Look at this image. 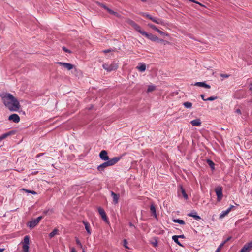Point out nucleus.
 I'll return each instance as SVG.
<instances>
[{"label":"nucleus","instance_id":"28","mask_svg":"<svg viewBox=\"0 0 252 252\" xmlns=\"http://www.w3.org/2000/svg\"><path fill=\"white\" fill-rule=\"evenodd\" d=\"M178 238H179V236H176V235L173 236L172 237V239H173V240H174V241H175L177 244H178L179 245H180V246H182V245L180 244V243L179 242V240H178Z\"/></svg>","mask_w":252,"mask_h":252},{"label":"nucleus","instance_id":"19","mask_svg":"<svg viewBox=\"0 0 252 252\" xmlns=\"http://www.w3.org/2000/svg\"><path fill=\"white\" fill-rule=\"evenodd\" d=\"M190 123L192 124V126H199L201 125V122L200 119H197L191 121Z\"/></svg>","mask_w":252,"mask_h":252},{"label":"nucleus","instance_id":"21","mask_svg":"<svg viewBox=\"0 0 252 252\" xmlns=\"http://www.w3.org/2000/svg\"><path fill=\"white\" fill-rule=\"evenodd\" d=\"M179 193H182V195H183V197L185 199H188V195L187 194V193H186V191L185 190V189L183 188L182 187H181L179 190Z\"/></svg>","mask_w":252,"mask_h":252},{"label":"nucleus","instance_id":"13","mask_svg":"<svg viewBox=\"0 0 252 252\" xmlns=\"http://www.w3.org/2000/svg\"><path fill=\"white\" fill-rule=\"evenodd\" d=\"M97 4L102 6V7H103L104 9H105L106 10H107V11L111 14H112V15H115L117 17H119V15L118 13H117V12L114 11L113 10L110 9V8H108L107 6H105L104 5H103V4H101L99 2H97Z\"/></svg>","mask_w":252,"mask_h":252},{"label":"nucleus","instance_id":"3","mask_svg":"<svg viewBox=\"0 0 252 252\" xmlns=\"http://www.w3.org/2000/svg\"><path fill=\"white\" fill-rule=\"evenodd\" d=\"M30 242V237L29 236H25L23 240L21 242L22 245V250L24 252H29V245Z\"/></svg>","mask_w":252,"mask_h":252},{"label":"nucleus","instance_id":"18","mask_svg":"<svg viewBox=\"0 0 252 252\" xmlns=\"http://www.w3.org/2000/svg\"><path fill=\"white\" fill-rule=\"evenodd\" d=\"M146 66L145 64L140 63L136 67V68L140 72H144L146 70Z\"/></svg>","mask_w":252,"mask_h":252},{"label":"nucleus","instance_id":"36","mask_svg":"<svg viewBox=\"0 0 252 252\" xmlns=\"http://www.w3.org/2000/svg\"><path fill=\"white\" fill-rule=\"evenodd\" d=\"M151 243L154 247H156L158 245V241L155 239L154 241L152 242Z\"/></svg>","mask_w":252,"mask_h":252},{"label":"nucleus","instance_id":"10","mask_svg":"<svg viewBox=\"0 0 252 252\" xmlns=\"http://www.w3.org/2000/svg\"><path fill=\"white\" fill-rule=\"evenodd\" d=\"M222 189L221 187H218L215 189V192L217 196V200L220 201L222 197Z\"/></svg>","mask_w":252,"mask_h":252},{"label":"nucleus","instance_id":"4","mask_svg":"<svg viewBox=\"0 0 252 252\" xmlns=\"http://www.w3.org/2000/svg\"><path fill=\"white\" fill-rule=\"evenodd\" d=\"M118 63L115 62L111 64H104L103 65V68L108 71L115 70L118 68Z\"/></svg>","mask_w":252,"mask_h":252},{"label":"nucleus","instance_id":"22","mask_svg":"<svg viewBox=\"0 0 252 252\" xmlns=\"http://www.w3.org/2000/svg\"><path fill=\"white\" fill-rule=\"evenodd\" d=\"M150 211L152 215L156 218H157V216L156 212V208L154 205L152 204L150 206Z\"/></svg>","mask_w":252,"mask_h":252},{"label":"nucleus","instance_id":"34","mask_svg":"<svg viewBox=\"0 0 252 252\" xmlns=\"http://www.w3.org/2000/svg\"><path fill=\"white\" fill-rule=\"evenodd\" d=\"M127 242L126 241V240L125 239L124 241H123V246L126 248V249H129V247L127 246Z\"/></svg>","mask_w":252,"mask_h":252},{"label":"nucleus","instance_id":"16","mask_svg":"<svg viewBox=\"0 0 252 252\" xmlns=\"http://www.w3.org/2000/svg\"><path fill=\"white\" fill-rule=\"evenodd\" d=\"M150 19L157 24L161 25L162 26L165 25V23L161 19H158L155 17H150Z\"/></svg>","mask_w":252,"mask_h":252},{"label":"nucleus","instance_id":"49","mask_svg":"<svg viewBox=\"0 0 252 252\" xmlns=\"http://www.w3.org/2000/svg\"><path fill=\"white\" fill-rule=\"evenodd\" d=\"M236 111L238 113H241V111L240 109H237Z\"/></svg>","mask_w":252,"mask_h":252},{"label":"nucleus","instance_id":"47","mask_svg":"<svg viewBox=\"0 0 252 252\" xmlns=\"http://www.w3.org/2000/svg\"><path fill=\"white\" fill-rule=\"evenodd\" d=\"M231 239V237H229L225 241H224L223 243H224V244L227 242L229 240H230Z\"/></svg>","mask_w":252,"mask_h":252},{"label":"nucleus","instance_id":"37","mask_svg":"<svg viewBox=\"0 0 252 252\" xmlns=\"http://www.w3.org/2000/svg\"><path fill=\"white\" fill-rule=\"evenodd\" d=\"M142 16L150 19V17H152L151 15L146 14V13H143Z\"/></svg>","mask_w":252,"mask_h":252},{"label":"nucleus","instance_id":"5","mask_svg":"<svg viewBox=\"0 0 252 252\" xmlns=\"http://www.w3.org/2000/svg\"><path fill=\"white\" fill-rule=\"evenodd\" d=\"M141 34L143 35H144L145 37L151 40L153 42H158V40H159V38L151 33H148L144 31L141 32Z\"/></svg>","mask_w":252,"mask_h":252},{"label":"nucleus","instance_id":"50","mask_svg":"<svg viewBox=\"0 0 252 252\" xmlns=\"http://www.w3.org/2000/svg\"><path fill=\"white\" fill-rule=\"evenodd\" d=\"M4 251V249H0V252H3Z\"/></svg>","mask_w":252,"mask_h":252},{"label":"nucleus","instance_id":"48","mask_svg":"<svg viewBox=\"0 0 252 252\" xmlns=\"http://www.w3.org/2000/svg\"><path fill=\"white\" fill-rule=\"evenodd\" d=\"M221 76L224 77H228L229 75H227V74H223V75H221Z\"/></svg>","mask_w":252,"mask_h":252},{"label":"nucleus","instance_id":"39","mask_svg":"<svg viewBox=\"0 0 252 252\" xmlns=\"http://www.w3.org/2000/svg\"><path fill=\"white\" fill-rule=\"evenodd\" d=\"M190 216H192L193 217V218H194L196 220H199L200 219V217L199 216H197V215H189Z\"/></svg>","mask_w":252,"mask_h":252},{"label":"nucleus","instance_id":"7","mask_svg":"<svg viewBox=\"0 0 252 252\" xmlns=\"http://www.w3.org/2000/svg\"><path fill=\"white\" fill-rule=\"evenodd\" d=\"M148 26L150 28H151L152 29H153L154 30L157 31L158 33H159L161 35H162L163 36H169V34L168 33H167L166 32H164L163 31H161L160 30H159L158 28L154 25H153L152 24H148Z\"/></svg>","mask_w":252,"mask_h":252},{"label":"nucleus","instance_id":"26","mask_svg":"<svg viewBox=\"0 0 252 252\" xmlns=\"http://www.w3.org/2000/svg\"><path fill=\"white\" fill-rule=\"evenodd\" d=\"M59 230L58 229H55L53 230L52 232H51L49 234V236L50 238H53L55 235L58 234Z\"/></svg>","mask_w":252,"mask_h":252},{"label":"nucleus","instance_id":"42","mask_svg":"<svg viewBox=\"0 0 252 252\" xmlns=\"http://www.w3.org/2000/svg\"><path fill=\"white\" fill-rule=\"evenodd\" d=\"M164 41V40L162 39H160L159 38V40H158V43H163V42Z\"/></svg>","mask_w":252,"mask_h":252},{"label":"nucleus","instance_id":"31","mask_svg":"<svg viewBox=\"0 0 252 252\" xmlns=\"http://www.w3.org/2000/svg\"><path fill=\"white\" fill-rule=\"evenodd\" d=\"M207 162L212 169L214 168V163L211 160L208 159Z\"/></svg>","mask_w":252,"mask_h":252},{"label":"nucleus","instance_id":"15","mask_svg":"<svg viewBox=\"0 0 252 252\" xmlns=\"http://www.w3.org/2000/svg\"><path fill=\"white\" fill-rule=\"evenodd\" d=\"M100 158L103 160H109V157L107 155V152L105 150H102L99 154Z\"/></svg>","mask_w":252,"mask_h":252},{"label":"nucleus","instance_id":"11","mask_svg":"<svg viewBox=\"0 0 252 252\" xmlns=\"http://www.w3.org/2000/svg\"><path fill=\"white\" fill-rule=\"evenodd\" d=\"M57 63L59 64L60 65L63 66L67 70H71L72 69H73L74 67L73 65L67 63L58 62Z\"/></svg>","mask_w":252,"mask_h":252},{"label":"nucleus","instance_id":"32","mask_svg":"<svg viewBox=\"0 0 252 252\" xmlns=\"http://www.w3.org/2000/svg\"><path fill=\"white\" fill-rule=\"evenodd\" d=\"M173 221L175 222H177V223H179L181 224H185V222L184 221V220H173Z\"/></svg>","mask_w":252,"mask_h":252},{"label":"nucleus","instance_id":"27","mask_svg":"<svg viewBox=\"0 0 252 252\" xmlns=\"http://www.w3.org/2000/svg\"><path fill=\"white\" fill-rule=\"evenodd\" d=\"M230 212V209H227L225 211H224L221 214L219 217L220 219H222L224 218L225 216H226Z\"/></svg>","mask_w":252,"mask_h":252},{"label":"nucleus","instance_id":"14","mask_svg":"<svg viewBox=\"0 0 252 252\" xmlns=\"http://www.w3.org/2000/svg\"><path fill=\"white\" fill-rule=\"evenodd\" d=\"M252 249V242L244 245L241 252H249Z\"/></svg>","mask_w":252,"mask_h":252},{"label":"nucleus","instance_id":"23","mask_svg":"<svg viewBox=\"0 0 252 252\" xmlns=\"http://www.w3.org/2000/svg\"><path fill=\"white\" fill-rule=\"evenodd\" d=\"M13 133H14V132L13 131H10V132H8L7 133L2 134L1 136H0V141L2 140L3 139L6 138L8 136L11 135Z\"/></svg>","mask_w":252,"mask_h":252},{"label":"nucleus","instance_id":"29","mask_svg":"<svg viewBox=\"0 0 252 252\" xmlns=\"http://www.w3.org/2000/svg\"><path fill=\"white\" fill-rule=\"evenodd\" d=\"M183 105L187 108H190L192 107V103L189 102H184Z\"/></svg>","mask_w":252,"mask_h":252},{"label":"nucleus","instance_id":"40","mask_svg":"<svg viewBox=\"0 0 252 252\" xmlns=\"http://www.w3.org/2000/svg\"><path fill=\"white\" fill-rule=\"evenodd\" d=\"M216 98H217L216 97H210L206 99V100L212 101V100H214Z\"/></svg>","mask_w":252,"mask_h":252},{"label":"nucleus","instance_id":"9","mask_svg":"<svg viewBox=\"0 0 252 252\" xmlns=\"http://www.w3.org/2000/svg\"><path fill=\"white\" fill-rule=\"evenodd\" d=\"M98 212L100 214V215L101 216L102 219L107 223H109V220H108V219L107 217V215L104 210L103 209H102V208L101 207H99L98 208Z\"/></svg>","mask_w":252,"mask_h":252},{"label":"nucleus","instance_id":"33","mask_svg":"<svg viewBox=\"0 0 252 252\" xmlns=\"http://www.w3.org/2000/svg\"><path fill=\"white\" fill-rule=\"evenodd\" d=\"M224 245V243H222V244H221L219 247H218V248L217 249V251H216V252H220V251L221 250V249L222 248V247H223Z\"/></svg>","mask_w":252,"mask_h":252},{"label":"nucleus","instance_id":"35","mask_svg":"<svg viewBox=\"0 0 252 252\" xmlns=\"http://www.w3.org/2000/svg\"><path fill=\"white\" fill-rule=\"evenodd\" d=\"M76 243L80 247H81V248L82 247V245L81 244V242L78 238H76Z\"/></svg>","mask_w":252,"mask_h":252},{"label":"nucleus","instance_id":"46","mask_svg":"<svg viewBox=\"0 0 252 252\" xmlns=\"http://www.w3.org/2000/svg\"><path fill=\"white\" fill-rule=\"evenodd\" d=\"M234 208L233 205H231L228 209H230V212Z\"/></svg>","mask_w":252,"mask_h":252},{"label":"nucleus","instance_id":"12","mask_svg":"<svg viewBox=\"0 0 252 252\" xmlns=\"http://www.w3.org/2000/svg\"><path fill=\"white\" fill-rule=\"evenodd\" d=\"M8 120L14 123H18L20 121V117L17 114H13L9 116Z\"/></svg>","mask_w":252,"mask_h":252},{"label":"nucleus","instance_id":"20","mask_svg":"<svg viewBox=\"0 0 252 252\" xmlns=\"http://www.w3.org/2000/svg\"><path fill=\"white\" fill-rule=\"evenodd\" d=\"M195 86H199V87H205L206 88L210 89V86L206 84H205L204 82H197L195 84H194Z\"/></svg>","mask_w":252,"mask_h":252},{"label":"nucleus","instance_id":"2","mask_svg":"<svg viewBox=\"0 0 252 252\" xmlns=\"http://www.w3.org/2000/svg\"><path fill=\"white\" fill-rule=\"evenodd\" d=\"M120 157H114V158L108 160L107 161L102 163L98 167V170L99 171H102L104 168L112 166L115 164L120 159Z\"/></svg>","mask_w":252,"mask_h":252},{"label":"nucleus","instance_id":"24","mask_svg":"<svg viewBox=\"0 0 252 252\" xmlns=\"http://www.w3.org/2000/svg\"><path fill=\"white\" fill-rule=\"evenodd\" d=\"M83 223L85 225V229H86L87 233H88V234H90L91 230H90V224L85 221H83Z\"/></svg>","mask_w":252,"mask_h":252},{"label":"nucleus","instance_id":"44","mask_svg":"<svg viewBox=\"0 0 252 252\" xmlns=\"http://www.w3.org/2000/svg\"><path fill=\"white\" fill-rule=\"evenodd\" d=\"M201 97L202 98V99L204 101H206V99L204 98V94H201L200 95Z\"/></svg>","mask_w":252,"mask_h":252},{"label":"nucleus","instance_id":"41","mask_svg":"<svg viewBox=\"0 0 252 252\" xmlns=\"http://www.w3.org/2000/svg\"><path fill=\"white\" fill-rule=\"evenodd\" d=\"M63 50L65 52H67V53H70L71 52L68 50L67 49H66V48L65 47H63Z\"/></svg>","mask_w":252,"mask_h":252},{"label":"nucleus","instance_id":"30","mask_svg":"<svg viewBox=\"0 0 252 252\" xmlns=\"http://www.w3.org/2000/svg\"><path fill=\"white\" fill-rule=\"evenodd\" d=\"M21 190H23L27 193H31L32 194H37V193L33 190H28V189H22Z\"/></svg>","mask_w":252,"mask_h":252},{"label":"nucleus","instance_id":"38","mask_svg":"<svg viewBox=\"0 0 252 252\" xmlns=\"http://www.w3.org/2000/svg\"><path fill=\"white\" fill-rule=\"evenodd\" d=\"M190 1H191V2H193L194 3H197L198 4H199V5L201 6H204L203 5H202L201 3L195 1V0H189Z\"/></svg>","mask_w":252,"mask_h":252},{"label":"nucleus","instance_id":"25","mask_svg":"<svg viewBox=\"0 0 252 252\" xmlns=\"http://www.w3.org/2000/svg\"><path fill=\"white\" fill-rule=\"evenodd\" d=\"M156 89V87L154 85H149L147 88V92L150 93L154 91Z\"/></svg>","mask_w":252,"mask_h":252},{"label":"nucleus","instance_id":"17","mask_svg":"<svg viewBox=\"0 0 252 252\" xmlns=\"http://www.w3.org/2000/svg\"><path fill=\"white\" fill-rule=\"evenodd\" d=\"M111 195L113 197V202L114 204H116L118 202V200L119 199V195L115 193L114 192H111Z\"/></svg>","mask_w":252,"mask_h":252},{"label":"nucleus","instance_id":"51","mask_svg":"<svg viewBox=\"0 0 252 252\" xmlns=\"http://www.w3.org/2000/svg\"><path fill=\"white\" fill-rule=\"evenodd\" d=\"M179 236V237L180 238H184V235H180V236Z\"/></svg>","mask_w":252,"mask_h":252},{"label":"nucleus","instance_id":"8","mask_svg":"<svg viewBox=\"0 0 252 252\" xmlns=\"http://www.w3.org/2000/svg\"><path fill=\"white\" fill-rule=\"evenodd\" d=\"M127 23L133 27L134 29L138 31L139 33H141V32L143 31V30L141 29L140 27L136 24L134 21L129 19L127 20Z\"/></svg>","mask_w":252,"mask_h":252},{"label":"nucleus","instance_id":"6","mask_svg":"<svg viewBox=\"0 0 252 252\" xmlns=\"http://www.w3.org/2000/svg\"><path fill=\"white\" fill-rule=\"evenodd\" d=\"M42 219V216L38 217L36 219L32 220L29 221L27 225L30 227V228L32 229L38 224Z\"/></svg>","mask_w":252,"mask_h":252},{"label":"nucleus","instance_id":"1","mask_svg":"<svg viewBox=\"0 0 252 252\" xmlns=\"http://www.w3.org/2000/svg\"><path fill=\"white\" fill-rule=\"evenodd\" d=\"M0 96L5 107L10 111L17 112L21 108L19 100L11 94L3 92Z\"/></svg>","mask_w":252,"mask_h":252},{"label":"nucleus","instance_id":"43","mask_svg":"<svg viewBox=\"0 0 252 252\" xmlns=\"http://www.w3.org/2000/svg\"><path fill=\"white\" fill-rule=\"evenodd\" d=\"M70 250H71V252H77L74 248H73V247L71 248Z\"/></svg>","mask_w":252,"mask_h":252},{"label":"nucleus","instance_id":"45","mask_svg":"<svg viewBox=\"0 0 252 252\" xmlns=\"http://www.w3.org/2000/svg\"><path fill=\"white\" fill-rule=\"evenodd\" d=\"M169 42L167 41H166V40H164V41L163 42V44L164 45H166V44H169Z\"/></svg>","mask_w":252,"mask_h":252}]
</instances>
